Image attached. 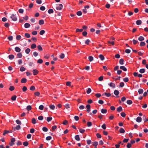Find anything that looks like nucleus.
Returning a JSON list of instances; mask_svg holds the SVG:
<instances>
[{
	"mask_svg": "<svg viewBox=\"0 0 148 148\" xmlns=\"http://www.w3.org/2000/svg\"><path fill=\"white\" fill-rule=\"evenodd\" d=\"M15 141V138H12L11 139V142L10 143V146H12L14 144V142Z\"/></svg>",
	"mask_w": 148,
	"mask_h": 148,
	"instance_id": "nucleus-1",
	"label": "nucleus"
},
{
	"mask_svg": "<svg viewBox=\"0 0 148 148\" xmlns=\"http://www.w3.org/2000/svg\"><path fill=\"white\" fill-rule=\"evenodd\" d=\"M10 18L12 19L13 21H16L17 20L16 16L14 14H12L10 16Z\"/></svg>",
	"mask_w": 148,
	"mask_h": 148,
	"instance_id": "nucleus-2",
	"label": "nucleus"
},
{
	"mask_svg": "<svg viewBox=\"0 0 148 148\" xmlns=\"http://www.w3.org/2000/svg\"><path fill=\"white\" fill-rule=\"evenodd\" d=\"M63 8V5L62 4H59L58 6H57L56 7V9L57 10H60Z\"/></svg>",
	"mask_w": 148,
	"mask_h": 148,
	"instance_id": "nucleus-3",
	"label": "nucleus"
},
{
	"mask_svg": "<svg viewBox=\"0 0 148 148\" xmlns=\"http://www.w3.org/2000/svg\"><path fill=\"white\" fill-rule=\"evenodd\" d=\"M119 91L118 90H115L114 92V94L117 97H119L118 95L119 94Z\"/></svg>",
	"mask_w": 148,
	"mask_h": 148,
	"instance_id": "nucleus-4",
	"label": "nucleus"
},
{
	"mask_svg": "<svg viewBox=\"0 0 148 148\" xmlns=\"http://www.w3.org/2000/svg\"><path fill=\"white\" fill-rule=\"evenodd\" d=\"M86 107L87 109L86 111L88 113L90 111V106L89 104H87Z\"/></svg>",
	"mask_w": 148,
	"mask_h": 148,
	"instance_id": "nucleus-5",
	"label": "nucleus"
},
{
	"mask_svg": "<svg viewBox=\"0 0 148 148\" xmlns=\"http://www.w3.org/2000/svg\"><path fill=\"white\" fill-rule=\"evenodd\" d=\"M108 85L111 87L114 88L115 87V85L114 83L113 82H110L108 84Z\"/></svg>",
	"mask_w": 148,
	"mask_h": 148,
	"instance_id": "nucleus-6",
	"label": "nucleus"
},
{
	"mask_svg": "<svg viewBox=\"0 0 148 148\" xmlns=\"http://www.w3.org/2000/svg\"><path fill=\"white\" fill-rule=\"evenodd\" d=\"M121 69L122 70L124 71H126L127 70V68L124 66H121L120 67Z\"/></svg>",
	"mask_w": 148,
	"mask_h": 148,
	"instance_id": "nucleus-7",
	"label": "nucleus"
},
{
	"mask_svg": "<svg viewBox=\"0 0 148 148\" xmlns=\"http://www.w3.org/2000/svg\"><path fill=\"white\" fill-rule=\"evenodd\" d=\"M24 27L26 28H27L30 26V25L28 23H26L24 24Z\"/></svg>",
	"mask_w": 148,
	"mask_h": 148,
	"instance_id": "nucleus-8",
	"label": "nucleus"
},
{
	"mask_svg": "<svg viewBox=\"0 0 148 148\" xmlns=\"http://www.w3.org/2000/svg\"><path fill=\"white\" fill-rule=\"evenodd\" d=\"M142 121V118L140 116L138 117L136 119V121L140 123L141 121Z\"/></svg>",
	"mask_w": 148,
	"mask_h": 148,
	"instance_id": "nucleus-9",
	"label": "nucleus"
},
{
	"mask_svg": "<svg viewBox=\"0 0 148 148\" xmlns=\"http://www.w3.org/2000/svg\"><path fill=\"white\" fill-rule=\"evenodd\" d=\"M33 75H36L38 73V71L37 69H34L33 70Z\"/></svg>",
	"mask_w": 148,
	"mask_h": 148,
	"instance_id": "nucleus-10",
	"label": "nucleus"
},
{
	"mask_svg": "<svg viewBox=\"0 0 148 148\" xmlns=\"http://www.w3.org/2000/svg\"><path fill=\"white\" fill-rule=\"evenodd\" d=\"M15 50L16 52H19L21 51V49L20 48L18 47H15Z\"/></svg>",
	"mask_w": 148,
	"mask_h": 148,
	"instance_id": "nucleus-11",
	"label": "nucleus"
},
{
	"mask_svg": "<svg viewBox=\"0 0 148 148\" xmlns=\"http://www.w3.org/2000/svg\"><path fill=\"white\" fill-rule=\"evenodd\" d=\"M107 110L105 109H102L101 110V112L103 114H105L107 113Z\"/></svg>",
	"mask_w": 148,
	"mask_h": 148,
	"instance_id": "nucleus-12",
	"label": "nucleus"
},
{
	"mask_svg": "<svg viewBox=\"0 0 148 148\" xmlns=\"http://www.w3.org/2000/svg\"><path fill=\"white\" fill-rule=\"evenodd\" d=\"M8 58L10 60H12L14 58V56L13 54L10 55L8 56Z\"/></svg>",
	"mask_w": 148,
	"mask_h": 148,
	"instance_id": "nucleus-13",
	"label": "nucleus"
},
{
	"mask_svg": "<svg viewBox=\"0 0 148 148\" xmlns=\"http://www.w3.org/2000/svg\"><path fill=\"white\" fill-rule=\"evenodd\" d=\"M27 79L25 78H23L21 79V82L23 83H24L26 82Z\"/></svg>",
	"mask_w": 148,
	"mask_h": 148,
	"instance_id": "nucleus-14",
	"label": "nucleus"
},
{
	"mask_svg": "<svg viewBox=\"0 0 148 148\" xmlns=\"http://www.w3.org/2000/svg\"><path fill=\"white\" fill-rule=\"evenodd\" d=\"M122 107L121 106L118 107L117 109V111L118 112H121L122 111Z\"/></svg>",
	"mask_w": 148,
	"mask_h": 148,
	"instance_id": "nucleus-15",
	"label": "nucleus"
},
{
	"mask_svg": "<svg viewBox=\"0 0 148 148\" xmlns=\"http://www.w3.org/2000/svg\"><path fill=\"white\" fill-rule=\"evenodd\" d=\"M138 40L140 41H142L144 40V38L143 36H140L138 38Z\"/></svg>",
	"mask_w": 148,
	"mask_h": 148,
	"instance_id": "nucleus-16",
	"label": "nucleus"
},
{
	"mask_svg": "<svg viewBox=\"0 0 148 148\" xmlns=\"http://www.w3.org/2000/svg\"><path fill=\"white\" fill-rule=\"evenodd\" d=\"M142 23V21L140 20H138L136 21V24L137 25H140Z\"/></svg>",
	"mask_w": 148,
	"mask_h": 148,
	"instance_id": "nucleus-17",
	"label": "nucleus"
},
{
	"mask_svg": "<svg viewBox=\"0 0 148 148\" xmlns=\"http://www.w3.org/2000/svg\"><path fill=\"white\" fill-rule=\"evenodd\" d=\"M143 90L142 89L140 88L138 90V92L140 94L143 93Z\"/></svg>",
	"mask_w": 148,
	"mask_h": 148,
	"instance_id": "nucleus-18",
	"label": "nucleus"
},
{
	"mask_svg": "<svg viewBox=\"0 0 148 148\" xmlns=\"http://www.w3.org/2000/svg\"><path fill=\"white\" fill-rule=\"evenodd\" d=\"M52 118L51 116H48L47 117V121L48 122H49L50 121L52 120Z\"/></svg>",
	"mask_w": 148,
	"mask_h": 148,
	"instance_id": "nucleus-19",
	"label": "nucleus"
},
{
	"mask_svg": "<svg viewBox=\"0 0 148 148\" xmlns=\"http://www.w3.org/2000/svg\"><path fill=\"white\" fill-rule=\"evenodd\" d=\"M75 139L77 141H79L80 140V139L78 135L75 136Z\"/></svg>",
	"mask_w": 148,
	"mask_h": 148,
	"instance_id": "nucleus-20",
	"label": "nucleus"
},
{
	"mask_svg": "<svg viewBox=\"0 0 148 148\" xmlns=\"http://www.w3.org/2000/svg\"><path fill=\"white\" fill-rule=\"evenodd\" d=\"M124 60L123 59L121 58V59L119 61V63L121 65H123L124 64Z\"/></svg>",
	"mask_w": 148,
	"mask_h": 148,
	"instance_id": "nucleus-21",
	"label": "nucleus"
},
{
	"mask_svg": "<svg viewBox=\"0 0 148 148\" xmlns=\"http://www.w3.org/2000/svg\"><path fill=\"white\" fill-rule=\"evenodd\" d=\"M31 50L29 48H27L25 50V52L26 54H29Z\"/></svg>",
	"mask_w": 148,
	"mask_h": 148,
	"instance_id": "nucleus-22",
	"label": "nucleus"
},
{
	"mask_svg": "<svg viewBox=\"0 0 148 148\" xmlns=\"http://www.w3.org/2000/svg\"><path fill=\"white\" fill-rule=\"evenodd\" d=\"M125 130L122 128H121L119 130V132L121 133H123L125 132Z\"/></svg>",
	"mask_w": 148,
	"mask_h": 148,
	"instance_id": "nucleus-23",
	"label": "nucleus"
},
{
	"mask_svg": "<svg viewBox=\"0 0 148 148\" xmlns=\"http://www.w3.org/2000/svg\"><path fill=\"white\" fill-rule=\"evenodd\" d=\"M16 96L15 95H14L12 96L11 98V99L13 101H14L16 100Z\"/></svg>",
	"mask_w": 148,
	"mask_h": 148,
	"instance_id": "nucleus-24",
	"label": "nucleus"
},
{
	"mask_svg": "<svg viewBox=\"0 0 148 148\" xmlns=\"http://www.w3.org/2000/svg\"><path fill=\"white\" fill-rule=\"evenodd\" d=\"M39 24L40 25H42L44 24V21L43 20H40L39 21Z\"/></svg>",
	"mask_w": 148,
	"mask_h": 148,
	"instance_id": "nucleus-25",
	"label": "nucleus"
},
{
	"mask_svg": "<svg viewBox=\"0 0 148 148\" xmlns=\"http://www.w3.org/2000/svg\"><path fill=\"white\" fill-rule=\"evenodd\" d=\"M99 57L101 60H103L104 59V56L102 54H100Z\"/></svg>",
	"mask_w": 148,
	"mask_h": 148,
	"instance_id": "nucleus-26",
	"label": "nucleus"
},
{
	"mask_svg": "<svg viewBox=\"0 0 148 148\" xmlns=\"http://www.w3.org/2000/svg\"><path fill=\"white\" fill-rule=\"evenodd\" d=\"M25 36L27 38H29L30 37V35L29 33H25Z\"/></svg>",
	"mask_w": 148,
	"mask_h": 148,
	"instance_id": "nucleus-27",
	"label": "nucleus"
},
{
	"mask_svg": "<svg viewBox=\"0 0 148 148\" xmlns=\"http://www.w3.org/2000/svg\"><path fill=\"white\" fill-rule=\"evenodd\" d=\"M127 103L128 105L131 104L132 103V101L130 100H128L127 101Z\"/></svg>",
	"mask_w": 148,
	"mask_h": 148,
	"instance_id": "nucleus-28",
	"label": "nucleus"
},
{
	"mask_svg": "<svg viewBox=\"0 0 148 148\" xmlns=\"http://www.w3.org/2000/svg\"><path fill=\"white\" fill-rule=\"evenodd\" d=\"M145 43L144 42L141 41L140 43V45L141 47H142L145 46Z\"/></svg>",
	"mask_w": 148,
	"mask_h": 148,
	"instance_id": "nucleus-29",
	"label": "nucleus"
},
{
	"mask_svg": "<svg viewBox=\"0 0 148 148\" xmlns=\"http://www.w3.org/2000/svg\"><path fill=\"white\" fill-rule=\"evenodd\" d=\"M88 58L89 61L90 62H92V61H93V57L92 56H88Z\"/></svg>",
	"mask_w": 148,
	"mask_h": 148,
	"instance_id": "nucleus-30",
	"label": "nucleus"
},
{
	"mask_svg": "<svg viewBox=\"0 0 148 148\" xmlns=\"http://www.w3.org/2000/svg\"><path fill=\"white\" fill-rule=\"evenodd\" d=\"M36 45L35 44H32L31 45V48L32 49H34L36 48Z\"/></svg>",
	"mask_w": 148,
	"mask_h": 148,
	"instance_id": "nucleus-31",
	"label": "nucleus"
},
{
	"mask_svg": "<svg viewBox=\"0 0 148 148\" xmlns=\"http://www.w3.org/2000/svg\"><path fill=\"white\" fill-rule=\"evenodd\" d=\"M42 130L43 131L45 132H47L48 130V128L45 127H43L42 128Z\"/></svg>",
	"mask_w": 148,
	"mask_h": 148,
	"instance_id": "nucleus-32",
	"label": "nucleus"
},
{
	"mask_svg": "<svg viewBox=\"0 0 148 148\" xmlns=\"http://www.w3.org/2000/svg\"><path fill=\"white\" fill-rule=\"evenodd\" d=\"M143 121H144V122H145L147 121H148V119H147L146 118V116L145 115L143 116Z\"/></svg>",
	"mask_w": 148,
	"mask_h": 148,
	"instance_id": "nucleus-33",
	"label": "nucleus"
},
{
	"mask_svg": "<svg viewBox=\"0 0 148 148\" xmlns=\"http://www.w3.org/2000/svg\"><path fill=\"white\" fill-rule=\"evenodd\" d=\"M139 72L141 73H143L145 72V69H141L139 70Z\"/></svg>",
	"mask_w": 148,
	"mask_h": 148,
	"instance_id": "nucleus-34",
	"label": "nucleus"
},
{
	"mask_svg": "<svg viewBox=\"0 0 148 148\" xmlns=\"http://www.w3.org/2000/svg\"><path fill=\"white\" fill-rule=\"evenodd\" d=\"M91 91V89L90 88H88L86 90V93L88 94H89L90 93Z\"/></svg>",
	"mask_w": 148,
	"mask_h": 148,
	"instance_id": "nucleus-35",
	"label": "nucleus"
},
{
	"mask_svg": "<svg viewBox=\"0 0 148 148\" xmlns=\"http://www.w3.org/2000/svg\"><path fill=\"white\" fill-rule=\"evenodd\" d=\"M48 13L49 14H51L53 13V10L52 9H50L48 10Z\"/></svg>",
	"mask_w": 148,
	"mask_h": 148,
	"instance_id": "nucleus-36",
	"label": "nucleus"
},
{
	"mask_svg": "<svg viewBox=\"0 0 148 148\" xmlns=\"http://www.w3.org/2000/svg\"><path fill=\"white\" fill-rule=\"evenodd\" d=\"M32 123L34 124H35L36 123V121L35 118H33L32 119Z\"/></svg>",
	"mask_w": 148,
	"mask_h": 148,
	"instance_id": "nucleus-37",
	"label": "nucleus"
},
{
	"mask_svg": "<svg viewBox=\"0 0 148 148\" xmlns=\"http://www.w3.org/2000/svg\"><path fill=\"white\" fill-rule=\"evenodd\" d=\"M79 131L80 133L82 134L85 132V130L82 128H80L79 129Z\"/></svg>",
	"mask_w": 148,
	"mask_h": 148,
	"instance_id": "nucleus-38",
	"label": "nucleus"
},
{
	"mask_svg": "<svg viewBox=\"0 0 148 148\" xmlns=\"http://www.w3.org/2000/svg\"><path fill=\"white\" fill-rule=\"evenodd\" d=\"M32 109V106H31L30 105H28V106L26 108L27 110L28 111H29L31 109Z\"/></svg>",
	"mask_w": 148,
	"mask_h": 148,
	"instance_id": "nucleus-39",
	"label": "nucleus"
},
{
	"mask_svg": "<svg viewBox=\"0 0 148 148\" xmlns=\"http://www.w3.org/2000/svg\"><path fill=\"white\" fill-rule=\"evenodd\" d=\"M26 69L23 66H21L20 68V71H21L23 72L25 71Z\"/></svg>",
	"mask_w": 148,
	"mask_h": 148,
	"instance_id": "nucleus-40",
	"label": "nucleus"
},
{
	"mask_svg": "<svg viewBox=\"0 0 148 148\" xmlns=\"http://www.w3.org/2000/svg\"><path fill=\"white\" fill-rule=\"evenodd\" d=\"M124 83L123 82H121L120 83L119 85V86L121 87H122L124 86Z\"/></svg>",
	"mask_w": 148,
	"mask_h": 148,
	"instance_id": "nucleus-41",
	"label": "nucleus"
},
{
	"mask_svg": "<svg viewBox=\"0 0 148 148\" xmlns=\"http://www.w3.org/2000/svg\"><path fill=\"white\" fill-rule=\"evenodd\" d=\"M9 89L10 91H12L14 90V87L13 86H10Z\"/></svg>",
	"mask_w": 148,
	"mask_h": 148,
	"instance_id": "nucleus-42",
	"label": "nucleus"
},
{
	"mask_svg": "<svg viewBox=\"0 0 148 148\" xmlns=\"http://www.w3.org/2000/svg\"><path fill=\"white\" fill-rule=\"evenodd\" d=\"M129 80V78L127 77H125L123 79V81L125 82H127Z\"/></svg>",
	"mask_w": 148,
	"mask_h": 148,
	"instance_id": "nucleus-43",
	"label": "nucleus"
},
{
	"mask_svg": "<svg viewBox=\"0 0 148 148\" xmlns=\"http://www.w3.org/2000/svg\"><path fill=\"white\" fill-rule=\"evenodd\" d=\"M35 88L34 86H32L30 88V90H31L33 91L35 90Z\"/></svg>",
	"mask_w": 148,
	"mask_h": 148,
	"instance_id": "nucleus-44",
	"label": "nucleus"
},
{
	"mask_svg": "<svg viewBox=\"0 0 148 148\" xmlns=\"http://www.w3.org/2000/svg\"><path fill=\"white\" fill-rule=\"evenodd\" d=\"M17 56L18 58H21L22 56L21 53H19L17 54Z\"/></svg>",
	"mask_w": 148,
	"mask_h": 148,
	"instance_id": "nucleus-45",
	"label": "nucleus"
},
{
	"mask_svg": "<svg viewBox=\"0 0 148 148\" xmlns=\"http://www.w3.org/2000/svg\"><path fill=\"white\" fill-rule=\"evenodd\" d=\"M49 107L51 109L53 110L55 108V106L54 105H50Z\"/></svg>",
	"mask_w": 148,
	"mask_h": 148,
	"instance_id": "nucleus-46",
	"label": "nucleus"
},
{
	"mask_svg": "<svg viewBox=\"0 0 148 148\" xmlns=\"http://www.w3.org/2000/svg\"><path fill=\"white\" fill-rule=\"evenodd\" d=\"M105 95L107 97H109L111 95V94L109 93L105 92L104 93Z\"/></svg>",
	"mask_w": 148,
	"mask_h": 148,
	"instance_id": "nucleus-47",
	"label": "nucleus"
},
{
	"mask_svg": "<svg viewBox=\"0 0 148 148\" xmlns=\"http://www.w3.org/2000/svg\"><path fill=\"white\" fill-rule=\"evenodd\" d=\"M87 126L88 127H90L92 125V123L91 122L88 121L87 123Z\"/></svg>",
	"mask_w": 148,
	"mask_h": 148,
	"instance_id": "nucleus-48",
	"label": "nucleus"
},
{
	"mask_svg": "<svg viewBox=\"0 0 148 148\" xmlns=\"http://www.w3.org/2000/svg\"><path fill=\"white\" fill-rule=\"evenodd\" d=\"M23 145L25 146H27L28 145V143L27 141H25L23 143Z\"/></svg>",
	"mask_w": 148,
	"mask_h": 148,
	"instance_id": "nucleus-49",
	"label": "nucleus"
},
{
	"mask_svg": "<svg viewBox=\"0 0 148 148\" xmlns=\"http://www.w3.org/2000/svg\"><path fill=\"white\" fill-rule=\"evenodd\" d=\"M77 14L78 16H80L82 15V12L81 11H78L77 12Z\"/></svg>",
	"mask_w": 148,
	"mask_h": 148,
	"instance_id": "nucleus-50",
	"label": "nucleus"
},
{
	"mask_svg": "<svg viewBox=\"0 0 148 148\" xmlns=\"http://www.w3.org/2000/svg\"><path fill=\"white\" fill-rule=\"evenodd\" d=\"M43 62V60L41 59H39L37 61V63L39 64H41Z\"/></svg>",
	"mask_w": 148,
	"mask_h": 148,
	"instance_id": "nucleus-51",
	"label": "nucleus"
},
{
	"mask_svg": "<svg viewBox=\"0 0 148 148\" xmlns=\"http://www.w3.org/2000/svg\"><path fill=\"white\" fill-rule=\"evenodd\" d=\"M37 48L39 51H42V49L40 45H38L37 46Z\"/></svg>",
	"mask_w": 148,
	"mask_h": 148,
	"instance_id": "nucleus-52",
	"label": "nucleus"
},
{
	"mask_svg": "<svg viewBox=\"0 0 148 148\" xmlns=\"http://www.w3.org/2000/svg\"><path fill=\"white\" fill-rule=\"evenodd\" d=\"M64 57V55L63 53H62L60 55V58L61 59H63Z\"/></svg>",
	"mask_w": 148,
	"mask_h": 148,
	"instance_id": "nucleus-53",
	"label": "nucleus"
},
{
	"mask_svg": "<svg viewBox=\"0 0 148 148\" xmlns=\"http://www.w3.org/2000/svg\"><path fill=\"white\" fill-rule=\"evenodd\" d=\"M21 36L20 35H18L16 36V39L18 40L21 39Z\"/></svg>",
	"mask_w": 148,
	"mask_h": 148,
	"instance_id": "nucleus-54",
	"label": "nucleus"
},
{
	"mask_svg": "<svg viewBox=\"0 0 148 148\" xmlns=\"http://www.w3.org/2000/svg\"><path fill=\"white\" fill-rule=\"evenodd\" d=\"M45 33V31L44 30H41L40 32V35H43Z\"/></svg>",
	"mask_w": 148,
	"mask_h": 148,
	"instance_id": "nucleus-55",
	"label": "nucleus"
},
{
	"mask_svg": "<svg viewBox=\"0 0 148 148\" xmlns=\"http://www.w3.org/2000/svg\"><path fill=\"white\" fill-rule=\"evenodd\" d=\"M83 31V29H78L77 28L76 29V32H82Z\"/></svg>",
	"mask_w": 148,
	"mask_h": 148,
	"instance_id": "nucleus-56",
	"label": "nucleus"
},
{
	"mask_svg": "<svg viewBox=\"0 0 148 148\" xmlns=\"http://www.w3.org/2000/svg\"><path fill=\"white\" fill-rule=\"evenodd\" d=\"M21 128V126L20 125H17L16 127H15V129L16 130H19Z\"/></svg>",
	"mask_w": 148,
	"mask_h": 148,
	"instance_id": "nucleus-57",
	"label": "nucleus"
},
{
	"mask_svg": "<svg viewBox=\"0 0 148 148\" xmlns=\"http://www.w3.org/2000/svg\"><path fill=\"white\" fill-rule=\"evenodd\" d=\"M13 37L12 36H10L8 37V39L9 40L12 41L13 40Z\"/></svg>",
	"mask_w": 148,
	"mask_h": 148,
	"instance_id": "nucleus-58",
	"label": "nucleus"
},
{
	"mask_svg": "<svg viewBox=\"0 0 148 148\" xmlns=\"http://www.w3.org/2000/svg\"><path fill=\"white\" fill-rule=\"evenodd\" d=\"M16 123L18 124L21 125V122L19 120H16Z\"/></svg>",
	"mask_w": 148,
	"mask_h": 148,
	"instance_id": "nucleus-59",
	"label": "nucleus"
},
{
	"mask_svg": "<svg viewBox=\"0 0 148 148\" xmlns=\"http://www.w3.org/2000/svg\"><path fill=\"white\" fill-rule=\"evenodd\" d=\"M98 142L97 141H95L93 142V145L95 147H97L98 145Z\"/></svg>",
	"mask_w": 148,
	"mask_h": 148,
	"instance_id": "nucleus-60",
	"label": "nucleus"
},
{
	"mask_svg": "<svg viewBox=\"0 0 148 148\" xmlns=\"http://www.w3.org/2000/svg\"><path fill=\"white\" fill-rule=\"evenodd\" d=\"M8 133H9V131H8L7 130H4L3 133V135L4 136L6 134Z\"/></svg>",
	"mask_w": 148,
	"mask_h": 148,
	"instance_id": "nucleus-61",
	"label": "nucleus"
},
{
	"mask_svg": "<svg viewBox=\"0 0 148 148\" xmlns=\"http://www.w3.org/2000/svg\"><path fill=\"white\" fill-rule=\"evenodd\" d=\"M43 119V117L42 116H40L38 117V119L39 120H42Z\"/></svg>",
	"mask_w": 148,
	"mask_h": 148,
	"instance_id": "nucleus-62",
	"label": "nucleus"
},
{
	"mask_svg": "<svg viewBox=\"0 0 148 148\" xmlns=\"http://www.w3.org/2000/svg\"><path fill=\"white\" fill-rule=\"evenodd\" d=\"M44 107L43 105H41L39 106V109L40 110H43L44 109Z\"/></svg>",
	"mask_w": 148,
	"mask_h": 148,
	"instance_id": "nucleus-63",
	"label": "nucleus"
},
{
	"mask_svg": "<svg viewBox=\"0 0 148 148\" xmlns=\"http://www.w3.org/2000/svg\"><path fill=\"white\" fill-rule=\"evenodd\" d=\"M131 52V51L130 49H126L125 50V52L127 53H130Z\"/></svg>",
	"mask_w": 148,
	"mask_h": 148,
	"instance_id": "nucleus-64",
	"label": "nucleus"
}]
</instances>
